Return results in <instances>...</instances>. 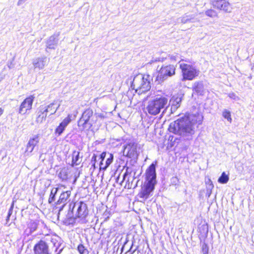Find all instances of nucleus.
I'll return each instance as SVG.
<instances>
[{
  "label": "nucleus",
  "mask_w": 254,
  "mask_h": 254,
  "mask_svg": "<svg viewBox=\"0 0 254 254\" xmlns=\"http://www.w3.org/2000/svg\"><path fill=\"white\" fill-rule=\"evenodd\" d=\"M202 120L203 116L200 113L189 114L171 123L168 129L170 132L180 135L184 140L190 141L193 139Z\"/></svg>",
  "instance_id": "obj_1"
},
{
  "label": "nucleus",
  "mask_w": 254,
  "mask_h": 254,
  "mask_svg": "<svg viewBox=\"0 0 254 254\" xmlns=\"http://www.w3.org/2000/svg\"><path fill=\"white\" fill-rule=\"evenodd\" d=\"M146 184L142 187L138 196L142 200L148 198L150 193L153 191L157 183L155 164L152 163L146 171Z\"/></svg>",
  "instance_id": "obj_2"
},
{
  "label": "nucleus",
  "mask_w": 254,
  "mask_h": 254,
  "mask_svg": "<svg viewBox=\"0 0 254 254\" xmlns=\"http://www.w3.org/2000/svg\"><path fill=\"white\" fill-rule=\"evenodd\" d=\"M131 87L139 94L148 91L151 88L150 76L141 74L137 75L133 79Z\"/></svg>",
  "instance_id": "obj_3"
},
{
  "label": "nucleus",
  "mask_w": 254,
  "mask_h": 254,
  "mask_svg": "<svg viewBox=\"0 0 254 254\" xmlns=\"http://www.w3.org/2000/svg\"><path fill=\"white\" fill-rule=\"evenodd\" d=\"M169 104L168 99L167 97H156L148 102L146 110L149 114L156 115L159 114L162 109L167 108Z\"/></svg>",
  "instance_id": "obj_4"
},
{
  "label": "nucleus",
  "mask_w": 254,
  "mask_h": 254,
  "mask_svg": "<svg viewBox=\"0 0 254 254\" xmlns=\"http://www.w3.org/2000/svg\"><path fill=\"white\" fill-rule=\"evenodd\" d=\"M71 205L70 211L72 214L74 215L75 217L79 219V222L82 224L86 223L87 220L86 217L88 215V211L87 206L86 203L83 202H75L70 203Z\"/></svg>",
  "instance_id": "obj_5"
},
{
  "label": "nucleus",
  "mask_w": 254,
  "mask_h": 254,
  "mask_svg": "<svg viewBox=\"0 0 254 254\" xmlns=\"http://www.w3.org/2000/svg\"><path fill=\"white\" fill-rule=\"evenodd\" d=\"M180 67L182 70L183 81L192 80L199 74V70L192 65L181 63Z\"/></svg>",
  "instance_id": "obj_6"
},
{
  "label": "nucleus",
  "mask_w": 254,
  "mask_h": 254,
  "mask_svg": "<svg viewBox=\"0 0 254 254\" xmlns=\"http://www.w3.org/2000/svg\"><path fill=\"white\" fill-rule=\"evenodd\" d=\"M176 67L173 64L163 65L160 69L156 77L159 82H163L175 74Z\"/></svg>",
  "instance_id": "obj_7"
},
{
  "label": "nucleus",
  "mask_w": 254,
  "mask_h": 254,
  "mask_svg": "<svg viewBox=\"0 0 254 254\" xmlns=\"http://www.w3.org/2000/svg\"><path fill=\"white\" fill-rule=\"evenodd\" d=\"M213 8L226 13H231L233 10L232 4L228 0H210Z\"/></svg>",
  "instance_id": "obj_8"
},
{
  "label": "nucleus",
  "mask_w": 254,
  "mask_h": 254,
  "mask_svg": "<svg viewBox=\"0 0 254 254\" xmlns=\"http://www.w3.org/2000/svg\"><path fill=\"white\" fill-rule=\"evenodd\" d=\"M35 97L31 95L28 97L26 98L21 104L18 113L21 115H24L26 114L28 111L31 110L33 102Z\"/></svg>",
  "instance_id": "obj_9"
},
{
  "label": "nucleus",
  "mask_w": 254,
  "mask_h": 254,
  "mask_svg": "<svg viewBox=\"0 0 254 254\" xmlns=\"http://www.w3.org/2000/svg\"><path fill=\"white\" fill-rule=\"evenodd\" d=\"M49 62V59L46 56L36 58L32 61V64L35 70H42L47 66Z\"/></svg>",
  "instance_id": "obj_10"
},
{
  "label": "nucleus",
  "mask_w": 254,
  "mask_h": 254,
  "mask_svg": "<svg viewBox=\"0 0 254 254\" xmlns=\"http://www.w3.org/2000/svg\"><path fill=\"white\" fill-rule=\"evenodd\" d=\"M34 254H50L49 247L44 241L41 240L34 247Z\"/></svg>",
  "instance_id": "obj_11"
},
{
  "label": "nucleus",
  "mask_w": 254,
  "mask_h": 254,
  "mask_svg": "<svg viewBox=\"0 0 254 254\" xmlns=\"http://www.w3.org/2000/svg\"><path fill=\"white\" fill-rule=\"evenodd\" d=\"M72 115L68 114L67 117L63 120L59 126L55 129V133L60 135L64 130L65 127L72 121Z\"/></svg>",
  "instance_id": "obj_12"
},
{
  "label": "nucleus",
  "mask_w": 254,
  "mask_h": 254,
  "mask_svg": "<svg viewBox=\"0 0 254 254\" xmlns=\"http://www.w3.org/2000/svg\"><path fill=\"white\" fill-rule=\"evenodd\" d=\"M39 142V137L38 135H34L33 137L30 138L27 144L25 153L27 155L31 153Z\"/></svg>",
  "instance_id": "obj_13"
},
{
  "label": "nucleus",
  "mask_w": 254,
  "mask_h": 254,
  "mask_svg": "<svg viewBox=\"0 0 254 254\" xmlns=\"http://www.w3.org/2000/svg\"><path fill=\"white\" fill-rule=\"evenodd\" d=\"M136 144L130 143L127 145L124 148V154L130 158L134 157L137 152Z\"/></svg>",
  "instance_id": "obj_14"
},
{
  "label": "nucleus",
  "mask_w": 254,
  "mask_h": 254,
  "mask_svg": "<svg viewBox=\"0 0 254 254\" xmlns=\"http://www.w3.org/2000/svg\"><path fill=\"white\" fill-rule=\"evenodd\" d=\"M59 34H55L50 36L46 42L47 49H55L58 45Z\"/></svg>",
  "instance_id": "obj_15"
},
{
  "label": "nucleus",
  "mask_w": 254,
  "mask_h": 254,
  "mask_svg": "<svg viewBox=\"0 0 254 254\" xmlns=\"http://www.w3.org/2000/svg\"><path fill=\"white\" fill-rule=\"evenodd\" d=\"M70 195L71 191L70 190L63 192L61 193L59 198L56 203L57 205L62 204L63 207H64L70 200L69 197Z\"/></svg>",
  "instance_id": "obj_16"
},
{
  "label": "nucleus",
  "mask_w": 254,
  "mask_h": 254,
  "mask_svg": "<svg viewBox=\"0 0 254 254\" xmlns=\"http://www.w3.org/2000/svg\"><path fill=\"white\" fill-rule=\"evenodd\" d=\"M46 110V109H45L43 106H41L39 108L36 120L37 123H42L44 121H45L48 114Z\"/></svg>",
  "instance_id": "obj_17"
},
{
  "label": "nucleus",
  "mask_w": 254,
  "mask_h": 254,
  "mask_svg": "<svg viewBox=\"0 0 254 254\" xmlns=\"http://www.w3.org/2000/svg\"><path fill=\"white\" fill-rule=\"evenodd\" d=\"M93 124L92 120L87 122L81 119H80L77 123L78 126L81 130L90 129Z\"/></svg>",
  "instance_id": "obj_18"
},
{
  "label": "nucleus",
  "mask_w": 254,
  "mask_h": 254,
  "mask_svg": "<svg viewBox=\"0 0 254 254\" xmlns=\"http://www.w3.org/2000/svg\"><path fill=\"white\" fill-rule=\"evenodd\" d=\"M71 207V205L69 206V209L66 216V218L64 221V224L66 225L73 224L75 223L76 220L77 219V218L75 217L74 215H73L70 211Z\"/></svg>",
  "instance_id": "obj_19"
},
{
  "label": "nucleus",
  "mask_w": 254,
  "mask_h": 254,
  "mask_svg": "<svg viewBox=\"0 0 254 254\" xmlns=\"http://www.w3.org/2000/svg\"><path fill=\"white\" fill-rule=\"evenodd\" d=\"M192 90L193 91L198 94H202L204 90V86L202 81L195 82L193 84Z\"/></svg>",
  "instance_id": "obj_20"
},
{
  "label": "nucleus",
  "mask_w": 254,
  "mask_h": 254,
  "mask_svg": "<svg viewBox=\"0 0 254 254\" xmlns=\"http://www.w3.org/2000/svg\"><path fill=\"white\" fill-rule=\"evenodd\" d=\"M38 223L37 222L31 220L28 224V228L25 230V233L29 235L34 232L37 228Z\"/></svg>",
  "instance_id": "obj_21"
},
{
  "label": "nucleus",
  "mask_w": 254,
  "mask_h": 254,
  "mask_svg": "<svg viewBox=\"0 0 254 254\" xmlns=\"http://www.w3.org/2000/svg\"><path fill=\"white\" fill-rule=\"evenodd\" d=\"M60 106V105H58V106L56 107L55 104L53 103L48 106H43V107H44L45 109H46V111L47 113H50L51 115L54 114L56 112Z\"/></svg>",
  "instance_id": "obj_22"
},
{
  "label": "nucleus",
  "mask_w": 254,
  "mask_h": 254,
  "mask_svg": "<svg viewBox=\"0 0 254 254\" xmlns=\"http://www.w3.org/2000/svg\"><path fill=\"white\" fill-rule=\"evenodd\" d=\"M181 23H186L189 22H194L195 21H197L198 20L194 18V17L193 15H187L185 14L181 18Z\"/></svg>",
  "instance_id": "obj_23"
},
{
  "label": "nucleus",
  "mask_w": 254,
  "mask_h": 254,
  "mask_svg": "<svg viewBox=\"0 0 254 254\" xmlns=\"http://www.w3.org/2000/svg\"><path fill=\"white\" fill-rule=\"evenodd\" d=\"M93 112L92 109L88 108L86 109L82 114L80 119H83L87 122L89 121L90 118L93 116Z\"/></svg>",
  "instance_id": "obj_24"
},
{
  "label": "nucleus",
  "mask_w": 254,
  "mask_h": 254,
  "mask_svg": "<svg viewBox=\"0 0 254 254\" xmlns=\"http://www.w3.org/2000/svg\"><path fill=\"white\" fill-rule=\"evenodd\" d=\"M80 152L74 151L72 153V163L75 165H79L82 161V159L79 156Z\"/></svg>",
  "instance_id": "obj_25"
},
{
  "label": "nucleus",
  "mask_w": 254,
  "mask_h": 254,
  "mask_svg": "<svg viewBox=\"0 0 254 254\" xmlns=\"http://www.w3.org/2000/svg\"><path fill=\"white\" fill-rule=\"evenodd\" d=\"M58 188H53L52 189L50 196L48 199V202L49 203L51 204L53 202H55L56 199V195L58 192Z\"/></svg>",
  "instance_id": "obj_26"
},
{
  "label": "nucleus",
  "mask_w": 254,
  "mask_h": 254,
  "mask_svg": "<svg viewBox=\"0 0 254 254\" xmlns=\"http://www.w3.org/2000/svg\"><path fill=\"white\" fill-rule=\"evenodd\" d=\"M205 14L211 18L218 17V13L213 9H209L205 11Z\"/></svg>",
  "instance_id": "obj_27"
},
{
  "label": "nucleus",
  "mask_w": 254,
  "mask_h": 254,
  "mask_svg": "<svg viewBox=\"0 0 254 254\" xmlns=\"http://www.w3.org/2000/svg\"><path fill=\"white\" fill-rule=\"evenodd\" d=\"M67 171L65 168L62 169L58 174V177L63 181L67 179Z\"/></svg>",
  "instance_id": "obj_28"
},
{
  "label": "nucleus",
  "mask_w": 254,
  "mask_h": 254,
  "mask_svg": "<svg viewBox=\"0 0 254 254\" xmlns=\"http://www.w3.org/2000/svg\"><path fill=\"white\" fill-rule=\"evenodd\" d=\"M113 155L112 154H110V156L109 158H108L106 161V165L104 167H103L102 165H103V163L102 161L100 162V169H103V170H106V168L111 164V163L113 161Z\"/></svg>",
  "instance_id": "obj_29"
},
{
  "label": "nucleus",
  "mask_w": 254,
  "mask_h": 254,
  "mask_svg": "<svg viewBox=\"0 0 254 254\" xmlns=\"http://www.w3.org/2000/svg\"><path fill=\"white\" fill-rule=\"evenodd\" d=\"M229 176L225 172H223L221 176L218 179V182L221 184H226L229 181Z\"/></svg>",
  "instance_id": "obj_30"
},
{
  "label": "nucleus",
  "mask_w": 254,
  "mask_h": 254,
  "mask_svg": "<svg viewBox=\"0 0 254 254\" xmlns=\"http://www.w3.org/2000/svg\"><path fill=\"white\" fill-rule=\"evenodd\" d=\"M222 116L223 117L227 119L228 121H229L230 123H231L232 122V118L231 116L230 112L228 110L225 109L222 113Z\"/></svg>",
  "instance_id": "obj_31"
},
{
  "label": "nucleus",
  "mask_w": 254,
  "mask_h": 254,
  "mask_svg": "<svg viewBox=\"0 0 254 254\" xmlns=\"http://www.w3.org/2000/svg\"><path fill=\"white\" fill-rule=\"evenodd\" d=\"M77 250L80 254H88V250L85 248V247L82 245L80 244L78 245L77 247Z\"/></svg>",
  "instance_id": "obj_32"
},
{
  "label": "nucleus",
  "mask_w": 254,
  "mask_h": 254,
  "mask_svg": "<svg viewBox=\"0 0 254 254\" xmlns=\"http://www.w3.org/2000/svg\"><path fill=\"white\" fill-rule=\"evenodd\" d=\"M201 251L202 254H208L209 247L205 243H202L201 245Z\"/></svg>",
  "instance_id": "obj_33"
},
{
  "label": "nucleus",
  "mask_w": 254,
  "mask_h": 254,
  "mask_svg": "<svg viewBox=\"0 0 254 254\" xmlns=\"http://www.w3.org/2000/svg\"><path fill=\"white\" fill-rule=\"evenodd\" d=\"M107 113L106 112L97 113L95 114L96 118L104 119L107 118Z\"/></svg>",
  "instance_id": "obj_34"
},
{
  "label": "nucleus",
  "mask_w": 254,
  "mask_h": 254,
  "mask_svg": "<svg viewBox=\"0 0 254 254\" xmlns=\"http://www.w3.org/2000/svg\"><path fill=\"white\" fill-rule=\"evenodd\" d=\"M228 96H229L230 98H231V99H233V100H236V101H238V100L240 99L239 97L238 96H237V95H236L234 93H233V92L230 93L228 94Z\"/></svg>",
  "instance_id": "obj_35"
},
{
  "label": "nucleus",
  "mask_w": 254,
  "mask_h": 254,
  "mask_svg": "<svg viewBox=\"0 0 254 254\" xmlns=\"http://www.w3.org/2000/svg\"><path fill=\"white\" fill-rule=\"evenodd\" d=\"M168 58L171 61H177L179 59V57L177 55H169Z\"/></svg>",
  "instance_id": "obj_36"
},
{
  "label": "nucleus",
  "mask_w": 254,
  "mask_h": 254,
  "mask_svg": "<svg viewBox=\"0 0 254 254\" xmlns=\"http://www.w3.org/2000/svg\"><path fill=\"white\" fill-rule=\"evenodd\" d=\"M13 207H14V201H13V202L11 205V206L8 210V214H7V215H8V216H10L11 215L12 212H13Z\"/></svg>",
  "instance_id": "obj_37"
},
{
  "label": "nucleus",
  "mask_w": 254,
  "mask_h": 254,
  "mask_svg": "<svg viewBox=\"0 0 254 254\" xmlns=\"http://www.w3.org/2000/svg\"><path fill=\"white\" fill-rule=\"evenodd\" d=\"M178 181V179L177 177H173L171 179V183L173 185H177Z\"/></svg>",
  "instance_id": "obj_38"
},
{
  "label": "nucleus",
  "mask_w": 254,
  "mask_h": 254,
  "mask_svg": "<svg viewBox=\"0 0 254 254\" xmlns=\"http://www.w3.org/2000/svg\"><path fill=\"white\" fill-rule=\"evenodd\" d=\"M105 156V153H102L100 155V158L103 159Z\"/></svg>",
  "instance_id": "obj_39"
},
{
  "label": "nucleus",
  "mask_w": 254,
  "mask_h": 254,
  "mask_svg": "<svg viewBox=\"0 0 254 254\" xmlns=\"http://www.w3.org/2000/svg\"><path fill=\"white\" fill-rule=\"evenodd\" d=\"M164 58H158V60H156L155 61H161V62H163V61H164Z\"/></svg>",
  "instance_id": "obj_40"
},
{
  "label": "nucleus",
  "mask_w": 254,
  "mask_h": 254,
  "mask_svg": "<svg viewBox=\"0 0 254 254\" xmlns=\"http://www.w3.org/2000/svg\"><path fill=\"white\" fill-rule=\"evenodd\" d=\"M3 110L1 108H0V116L3 114Z\"/></svg>",
  "instance_id": "obj_41"
},
{
  "label": "nucleus",
  "mask_w": 254,
  "mask_h": 254,
  "mask_svg": "<svg viewBox=\"0 0 254 254\" xmlns=\"http://www.w3.org/2000/svg\"><path fill=\"white\" fill-rule=\"evenodd\" d=\"M96 155H95V154H94V155H93V156H92V161L93 160H94V161H95V160H96Z\"/></svg>",
  "instance_id": "obj_42"
},
{
  "label": "nucleus",
  "mask_w": 254,
  "mask_h": 254,
  "mask_svg": "<svg viewBox=\"0 0 254 254\" xmlns=\"http://www.w3.org/2000/svg\"><path fill=\"white\" fill-rule=\"evenodd\" d=\"M10 217V216H8V215L7 216L6 221H8L9 220Z\"/></svg>",
  "instance_id": "obj_43"
},
{
  "label": "nucleus",
  "mask_w": 254,
  "mask_h": 254,
  "mask_svg": "<svg viewBox=\"0 0 254 254\" xmlns=\"http://www.w3.org/2000/svg\"><path fill=\"white\" fill-rule=\"evenodd\" d=\"M210 185L212 186V188L213 187V184H212V183L210 184Z\"/></svg>",
  "instance_id": "obj_44"
}]
</instances>
